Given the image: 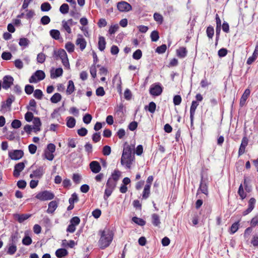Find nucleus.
Returning a JSON list of instances; mask_svg holds the SVG:
<instances>
[{"label": "nucleus", "mask_w": 258, "mask_h": 258, "mask_svg": "<svg viewBox=\"0 0 258 258\" xmlns=\"http://www.w3.org/2000/svg\"><path fill=\"white\" fill-rule=\"evenodd\" d=\"M250 91L249 89H246L245 90L240 100L239 104L240 106L242 107L245 104L247 99L250 95Z\"/></svg>", "instance_id": "obj_18"}, {"label": "nucleus", "mask_w": 258, "mask_h": 258, "mask_svg": "<svg viewBox=\"0 0 258 258\" xmlns=\"http://www.w3.org/2000/svg\"><path fill=\"white\" fill-rule=\"evenodd\" d=\"M142 56V52L140 49L136 50L133 54V57L136 60L140 59Z\"/></svg>", "instance_id": "obj_47"}, {"label": "nucleus", "mask_w": 258, "mask_h": 258, "mask_svg": "<svg viewBox=\"0 0 258 258\" xmlns=\"http://www.w3.org/2000/svg\"><path fill=\"white\" fill-rule=\"evenodd\" d=\"M46 56L43 53H39L37 56V61L38 63H42L45 61Z\"/></svg>", "instance_id": "obj_50"}, {"label": "nucleus", "mask_w": 258, "mask_h": 258, "mask_svg": "<svg viewBox=\"0 0 258 258\" xmlns=\"http://www.w3.org/2000/svg\"><path fill=\"white\" fill-rule=\"evenodd\" d=\"M251 243L254 247L258 246V234H255L253 236L251 240Z\"/></svg>", "instance_id": "obj_64"}, {"label": "nucleus", "mask_w": 258, "mask_h": 258, "mask_svg": "<svg viewBox=\"0 0 258 258\" xmlns=\"http://www.w3.org/2000/svg\"><path fill=\"white\" fill-rule=\"evenodd\" d=\"M14 78L10 75H7L3 78V82L2 87L6 90H7L13 84Z\"/></svg>", "instance_id": "obj_8"}, {"label": "nucleus", "mask_w": 258, "mask_h": 258, "mask_svg": "<svg viewBox=\"0 0 258 258\" xmlns=\"http://www.w3.org/2000/svg\"><path fill=\"white\" fill-rule=\"evenodd\" d=\"M61 99V95L58 93H56L50 98V101L53 103H57L60 101Z\"/></svg>", "instance_id": "obj_33"}, {"label": "nucleus", "mask_w": 258, "mask_h": 258, "mask_svg": "<svg viewBox=\"0 0 258 258\" xmlns=\"http://www.w3.org/2000/svg\"><path fill=\"white\" fill-rule=\"evenodd\" d=\"M50 35L52 38L55 40H58L60 38V32L58 30L52 29L49 31Z\"/></svg>", "instance_id": "obj_32"}, {"label": "nucleus", "mask_w": 258, "mask_h": 258, "mask_svg": "<svg viewBox=\"0 0 258 258\" xmlns=\"http://www.w3.org/2000/svg\"><path fill=\"white\" fill-rule=\"evenodd\" d=\"M25 166V163L23 162L16 164L14 166L13 176L15 177H18L20 175L21 172L24 169Z\"/></svg>", "instance_id": "obj_11"}, {"label": "nucleus", "mask_w": 258, "mask_h": 258, "mask_svg": "<svg viewBox=\"0 0 258 258\" xmlns=\"http://www.w3.org/2000/svg\"><path fill=\"white\" fill-rule=\"evenodd\" d=\"M177 56L180 58H184L187 55V50L185 47H181L176 50Z\"/></svg>", "instance_id": "obj_22"}, {"label": "nucleus", "mask_w": 258, "mask_h": 258, "mask_svg": "<svg viewBox=\"0 0 258 258\" xmlns=\"http://www.w3.org/2000/svg\"><path fill=\"white\" fill-rule=\"evenodd\" d=\"M133 160L132 149L130 146H127L123 150L121 158V164L122 165L125 164L127 168H130Z\"/></svg>", "instance_id": "obj_2"}, {"label": "nucleus", "mask_w": 258, "mask_h": 258, "mask_svg": "<svg viewBox=\"0 0 258 258\" xmlns=\"http://www.w3.org/2000/svg\"><path fill=\"white\" fill-rule=\"evenodd\" d=\"M34 97L37 99H41L43 96L42 91L39 89H36L34 91Z\"/></svg>", "instance_id": "obj_55"}, {"label": "nucleus", "mask_w": 258, "mask_h": 258, "mask_svg": "<svg viewBox=\"0 0 258 258\" xmlns=\"http://www.w3.org/2000/svg\"><path fill=\"white\" fill-rule=\"evenodd\" d=\"M256 200L254 198H251L248 201V208L243 212V216H246L250 213L254 209Z\"/></svg>", "instance_id": "obj_15"}, {"label": "nucleus", "mask_w": 258, "mask_h": 258, "mask_svg": "<svg viewBox=\"0 0 258 258\" xmlns=\"http://www.w3.org/2000/svg\"><path fill=\"white\" fill-rule=\"evenodd\" d=\"M21 125V121L18 119H14L11 123L12 127L14 128H18L20 127Z\"/></svg>", "instance_id": "obj_59"}, {"label": "nucleus", "mask_w": 258, "mask_h": 258, "mask_svg": "<svg viewBox=\"0 0 258 258\" xmlns=\"http://www.w3.org/2000/svg\"><path fill=\"white\" fill-rule=\"evenodd\" d=\"M41 222L42 225L46 228V232L49 231L52 227L51 220L47 216H45L43 217Z\"/></svg>", "instance_id": "obj_17"}, {"label": "nucleus", "mask_w": 258, "mask_h": 258, "mask_svg": "<svg viewBox=\"0 0 258 258\" xmlns=\"http://www.w3.org/2000/svg\"><path fill=\"white\" fill-rule=\"evenodd\" d=\"M25 91L27 94L30 95L34 91V87L32 85H27L25 87Z\"/></svg>", "instance_id": "obj_62"}, {"label": "nucleus", "mask_w": 258, "mask_h": 258, "mask_svg": "<svg viewBox=\"0 0 258 258\" xmlns=\"http://www.w3.org/2000/svg\"><path fill=\"white\" fill-rule=\"evenodd\" d=\"M152 223L155 226H159L161 223L160 217L157 214L152 215Z\"/></svg>", "instance_id": "obj_25"}, {"label": "nucleus", "mask_w": 258, "mask_h": 258, "mask_svg": "<svg viewBox=\"0 0 258 258\" xmlns=\"http://www.w3.org/2000/svg\"><path fill=\"white\" fill-rule=\"evenodd\" d=\"M81 179L82 178L81 175L78 173H74L73 175L72 179L76 184L80 183Z\"/></svg>", "instance_id": "obj_54"}, {"label": "nucleus", "mask_w": 258, "mask_h": 258, "mask_svg": "<svg viewBox=\"0 0 258 258\" xmlns=\"http://www.w3.org/2000/svg\"><path fill=\"white\" fill-rule=\"evenodd\" d=\"M35 198L41 201H48L52 200L54 198V195L50 191L44 190L38 192Z\"/></svg>", "instance_id": "obj_4"}, {"label": "nucleus", "mask_w": 258, "mask_h": 258, "mask_svg": "<svg viewBox=\"0 0 258 258\" xmlns=\"http://www.w3.org/2000/svg\"><path fill=\"white\" fill-rule=\"evenodd\" d=\"M199 105V102H197V101L193 100L191 102V105L190 107V119L191 126L193 125L194 115L195 114L196 110Z\"/></svg>", "instance_id": "obj_10"}, {"label": "nucleus", "mask_w": 258, "mask_h": 258, "mask_svg": "<svg viewBox=\"0 0 258 258\" xmlns=\"http://www.w3.org/2000/svg\"><path fill=\"white\" fill-rule=\"evenodd\" d=\"M53 56L55 60L60 59L64 67L67 69H70V63L66 51L63 49L58 50H54L53 52Z\"/></svg>", "instance_id": "obj_3"}, {"label": "nucleus", "mask_w": 258, "mask_h": 258, "mask_svg": "<svg viewBox=\"0 0 258 258\" xmlns=\"http://www.w3.org/2000/svg\"><path fill=\"white\" fill-rule=\"evenodd\" d=\"M206 34L209 39H212L214 34V29L213 26H209L207 28Z\"/></svg>", "instance_id": "obj_38"}, {"label": "nucleus", "mask_w": 258, "mask_h": 258, "mask_svg": "<svg viewBox=\"0 0 258 258\" xmlns=\"http://www.w3.org/2000/svg\"><path fill=\"white\" fill-rule=\"evenodd\" d=\"M167 49V46L166 44H162L160 46H158L156 49V52L159 54L164 53Z\"/></svg>", "instance_id": "obj_46"}, {"label": "nucleus", "mask_w": 258, "mask_h": 258, "mask_svg": "<svg viewBox=\"0 0 258 258\" xmlns=\"http://www.w3.org/2000/svg\"><path fill=\"white\" fill-rule=\"evenodd\" d=\"M30 43V41L26 38H21L19 39V44L20 46L26 47Z\"/></svg>", "instance_id": "obj_41"}, {"label": "nucleus", "mask_w": 258, "mask_h": 258, "mask_svg": "<svg viewBox=\"0 0 258 258\" xmlns=\"http://www.w3.org/2000/svg\"><path fill=\"white\" fill-rule=\"evenodd\" d=\"M40 9L42 12H48L51 9L50 4L48 2H45L41 4Z\"/></svg>", "instance_id": "obj_39"}, {"label": "nucleus", "mask_w": 258, "mask_h": 258, "mask_svg": "<svg viewBox=\"0 0 258 258\" xmlns=\"http://www.w3.org/2000/svg\"><path fill=\"white\" fill-rule=\"evenodd\" d=\"M162 91V87L159 84L152 85L149 90L150 94L154 96H159L161 94Z\"/></svg>", "instance_id": "obj_5"}, {"label": "nucleus", "mask_w": 258, "mask_h": 258, "mask_svg": "<svg viewBox=\"0 0 258 258\" xmlns=\"http://www.w3.org/2000/svg\"><path fill=\"white\" fill-rule=\"evenodd\" d=\"M101 236L99 240V245L102 249L109 246L113 238V233L110 230L100 231Z\"/></svg>", "instance_id": "obj_1"}, {"label": "nucleus", "mask_w": 258, "mask_h": 258, "mask_svg": "<svg viewBox=\"0 0 258 258\" xmlns=\"http://www.w3.org/2000/svg\"><path fill=\"white\" fill-rule=\"evenodd\" d=\"M92 119V117L91 114L87 113L86 114L83 118V122L86 124H89L91 121Z\"/></svg>", "instance_id": "obj_60"}, {"label": "nucleus", "mask_w": 258, "mask_h": 258, "mask_svg": "<svg viewBox=\"0 0 258 258\" xmlns=\"http://www.w3.org/2000/svg\"><path fill=\"white\" fill-rule=\"evenodd\" d=\"M48 208L46 211L47 213L49 214H52L54 213L58 206L57 203L55 201H51L48 204Z\"/></svg>", "instance_id": "obj_20"}, {"label": "nucleus", "mask_w": 258, "mask_h": 258, "mask_svg": "<svg viewBox=\"0 0 258 258\" xmlns=\"http://www.w3.org/2000/svg\"><path fill=\"white\" fill-rule=\"evenodd\" d=\"M34 74L37 79V81H41L45 78V75L43 71L37 70Z\"/></svg>", "instance_id": "obj_31"}, {"label": "nucleus", "mask_w": 258, "mask_h": 258, "mask_svg": "<svg viewBox=\"0 0 258 258\" xmlns=\"http://www.w3.org/2000/svg\"><path fill=\"white\" fill-rule=\"evenodd\" d=\"M44 169L42 166H39L35 170H34L33 172L30 174V177L31 178H38L40 179L42 177L43 175L44 174Z\"/></svg>", "instance_id": "obj_9"}, {"label": "nucleus", "mask_w": 258, "mask_h": 258, "mask_svg": "<svg viewBox=\"0 0 258 258\" xmlns=\"http://www.w3.org/2000/svg\"><path fill=\"white\" fill-rule=\"evenodd\" d=\"M117 8L119 11L121 12H128L132 9L131 5L124 1H121L117 3Z\"/></svg>", "instance_id": "obj_7"}, {"label": "nucleus", "mask_w": 258, "mask_h": 258, "mask_svg": "<svg viewBox=\"0 0 258 258\" xmlns=\"http://www.w3.org/2000/svg\"><path fill=\"white\" fill-rule=\"evenodd\" d=\"M200 190L201 192L204 194L206 195H208V181L207 180L204 178L202 176L201 177V180L200 182V185L198 191Z\"/></svg>", "instance_id": "obj_13"}, {"label": "nucleus", "mask_w": 258, "mask_h": 258, "mask_svg": "<svg viewBox=\"0 0 258 258\" xmlns=\"http://www.w3.org/2000/svg\"><path fill=\"white\" fill-rule=\"evenodd\" d=\"M153 17L155 21H156L158 23L161 24L163 22V19L162 16L161 14L157 13H155L154 14Z\"/></svg>", "instance_id": "obj_57"}, {"label": "nucleus", "mask_w": 258, "mask_h": 258, "mask_svg": "<svg viewBox=\"0 0 258 258\" xmlns=\"http://www.w3.org/2000/svg\"><path fill=\"white\" fill-rule=\"evenodd\" d=\"M30 214H16L15 217L17 218L18 221L21 223L28 219L29 217H30Z\"/></svg>", "instance_id": "obj_24"}, {"label": "nucleus", "mask_w": 258, "mask_h": 258, "mask_svg": "<svg viewBox=\"0 0 258 258\" xmlns=\"http://www.w3.org/2000/svg\"><path fill=\"white\" fill-rule=\"evenodd\" d=\"M239 221L234 223L230 227V234H233L235 233L239 229Z\"/></svg>", "instance_id": "obj_43"}, {"label": "nucleus", "mask_w": 258, "mask_h": 258, "mask_svg": "<svg viewBox=\"0 0 258 258\" xmlns=\"http://www.w3.org/2000/svg\"><path fill=\"white\" fill-rule=\"evenodd\" d=\"M34 118L33 114L31 112L28 111L25 114V119L27 122H31Z\"/></svg>", "instance_id": "obj_63"}, {"label": "nucleus", "mask_w": 258, "mask_h": 258, "mask_svg": "<svg viewBox=\"0 0 258 258\" xmlns=\"http://www.w3.org/2000/svg\"><path fill=\"white\" fill-rule=\"evenodd\" d=\"M68 254V251L64 248H59L55 251V255L58 258H62Z\"/></svg>", "instance_id": "obj_26"}, {"label": "nucleus", "mask_w": 258, "mask_h": 258, "mask_svg": "<svg viewBox=\"0 0 258 258\" xmlns=\"http://www.w3.org/2000/svg\"><path fill=\"white\" fill-rule=\"evenodd\" d=\"M63 73L62 69L61 68H57L54 71V72L51 73V78L52 79L56 78L62 76Z\"/></svg>", "instance_id": "obj_27"}, {"label": "nucleus", "mask_w": 258, "mask_h": 258, "mask_svg": "<svg viewBox=\"0 0 258 258\" xmlns=\"http://www.w3.org/2000/svg\"><path fill=\"white\" fill-rule=\"evenodd\" d=\"M33 123L34 124L33 128L35 132L37 133L40 131V126L41 122L40 119L38 117H35L33 119Z\"/></svg>", "instance_id": "obj_19"}, {"label": "nucleus", "mask_w": 258, "mask_h": 258, "mask_svg": "<svg viewBox=\"0 0 258 258\" xmlns=\"http://www.w3.org/2000/svg\"><path fill=\"white\" fill-rule=\"evenodd\" d=\"M116 184V182L109 178L106 183V187L114 189Z\"/></svg>", "instance_id": "obj_40"}, {"label": "nucleus", "mask_w": 258, "mask_h": 258, "mask_svg": "<svg viewBox=\"0 0 258 258\" xmlns=\"http://www.w3.org/2000/svg\"><path fill=\"white\" fill-rule=\"evenodd\" d=\"M248 143V140L246 137H243L242 139L241 143L238 150V156H240L243 154L245 151V148Z\"/></svg>", "instance_id": "obj_14"}, {"label": "nucleus", "mask_w": 258, "mask_h": 258, "mask_svg": "<svg viewBox=\"0 0 258 258\" xmlns=\"http://www.w3.org/2000/svg\"><path fill=\"white\" fill-rule=\"evenodd\" d=\"M65 48L69 53L74 52L75 45L71 42H67L65 45Z\"/></svg>", "instance_id": "obj_45"}, {"label": "nucleus", "mask_w": 258, "mask_h": 258, "mask_svg": "<svg viewBox=\"0 0 258 258\" xmlns=\"http://www.w3.org/2000/svg\"><path fill=\"white\" fill-rule=\"evenodd\" d=\"M79 201V198L76 192L73 193L71 197L69 200V203L74 204L75 203H77Z\"/></svg>", "instance_id": "obj_51"}, {"label": "nucleus", "mask_w": 258, "mask_h": 258, "mask_svg": "<svg viewBox=\"0 0 258 258\" xmlns=\"http://www.w3.org/2000/svg\"><path fill=\"white\" fill-rule=\"evenodd\" d=\"M181 97L180 95H176L173 97V101L174 105H179L181 102Z\"/></svg>", "instance_id": "obj_61"}, {"label": "nucleus", "mask_w": 258, "mask_h": 258, "mask_svg": "<svg viewBox=\"0 0 258 258\" xmlns=\"http://www.w3.org/2000/svg\"><path fill=\"white\" fill-rule=\"evenodd\" d=\"M156 108V105L154 102H151L149 103L148 106H146L145 109L146 110H148L150 113H153L155 112Z\"/></svg>", "instance_id": "obj_30"}, {"label": "nucleus", "mask_w": 258, "mask_h": 258, "mask_svg": "<svg viewBox=\"0 0 258 258\" xmlns=\"http://www.w3.org/2000/svg\"><path fill=\"white\" fill-rule=\"evenodd\" d=\"M24 156L23 151L22 150H14L9 152V157L13 160H18Z\"/></svg>", "instance_id": "obj_6"}, {"label": "nucleus", "mask_w": 258, "mask_h": 258, "mask_svg": "<svg viewBox=\"0 0 258 258\" xmlns=\"http://www.w3.org/2000/svg\"><path fill=\"white\" fill-rule=\"evenodd\" d=\"M36 102L33 99L30 100L29 103V106H27L28 110H30L33 112L36 111Z\"/></svg>", "instance_id": "obj_34"}, {"label": "nucleus", "mask_w": 258, "mask_h": 258, "mask_svg": "<svg viewBox=\"0 0 258 258\" xmlns=\"http://www.w3.org/2000/svg\"><path fill=\"white\" fill-rule=\"evenodd\" d=\"M76 119L75 118L69 116L67 118V125L69 128H73L75 126Z\"/></svg>", "instance_id": "obj_29"}, {"label": "nucleus", "mask_w": 258, "mask_h": 258, "mask_svg": "<svg viewBox=\"0 0 258 258\" xmlns=\"http://www.w3.org/2000/svg\"><path fill=\"white\" fill-rule=\"evenodd\" d=\"M75 90V86L74 82L72 80H69L67 89V93L68 95H71Z\"/></svg>", "instance_id": "obj_28"}, {"label": "nucleus", "mask_w": 258, "mask_h": 258, "mask_svg": "<svg viewBox=\"0 0 258 258\" xmlns=\"http://www.w3.org/2000/svg\"><path fill=\"white\" fill-rule=\"evenodd\" d=\"M152 41L156 42L159 38V33L157 31H153L150 35Z\"/></svg>", "instance_id": "obj_44"}, {"label": "nucleus", "mask_w": 258, "mask_h": 258, "mask_svg": "<svg viewBox=\"0 0 258 258\" xmlns=\"http://www.w3.org/2000/svg\"><path fill=\"white\" fill-rule=\"evenodd\" d=\"M77 141L76 139L74 138H69L68 139V146L69 147H71L72 148H75L76 147Z\"/></svg>", "instance_id": "obj_56"}, {"label": "nucleus", "mask_w": 258, "mask_h": 258, "mask_svg": "<svg viewBox=\"0 0 258 258\" xmlns=\"http://www.w3.org/2000/svg\"><path fill=\"white\" fill-rule=\"evenodd\" d=\"M150 187L149 185H145L143 192L142 197L143 199H147L150 195Z\"/></svg>", "instance_id": "obj_35"}, {"label": "nucleus", "mask_w": 258, "mask_h": 258, "mask_svg": "<svg viewBox=\"0 0 258 258\" xmlns=\"http://www.w3.org/2000/svg\"><path fill=\"white\" fill-rule=\"evenodd\" d=\"M50 22V19L48 16H44L40 19V23L42 25L48 24Z\"/></svg>", "instance_id": "obj_58"}, {"label": "nucleus", "mask_w": 258, "mask_h": 258, "mask_svg": "<svg viewBox=\"0 0 258 258\" xmlns=\"http://www.w3.org/2000/svg\"><path fill=\"white\" fill-rule=\"evenodd\" d=\"M121 176V172L118 170H114L112 173L111 177H109L111 179L113 180L117 183V181L119 179Z\"/></svg>", "instance_id": "obj_23"}, {"label": "nucleus", "mask_w": 258, "mask_h": 258, "mask_svg": "<svg viewBox=\"0 0 258 258\" xmlns=\"http://www.w3.org/2000/svg\"><path fill=\"white\" fill-rule=\"evenodd\" d=\"M132 221L136 224L140 226H144L146 224V221L142 218H140L137 217H134L132 218Z\"/></svg>", "instance_id": "obj_37"}, {"label": "nucleus", "mask_w": 258, "mask_h": 258, "mask_svg": "<svg viewBox=\"0 0 258 258\" xmlns=\"http://www.w3.org/2000/svg\"><path fill=\"white\" fill-rule=\"evenodd\" d=\"M62 27L63 28L69 33L70 34L72 33V30L70 26V24L65 20H63L62 21Z\"/></svg>", "instance_id": "obj_49"}, {"label": "nucleus", "mask_w": 258, "mask_h": 258, "mask_svg": "<svg viewBox=\"0 0 258 258\" xmlns=\"http://www.w3.org/2000/svg\"><path fill=\"white\" fill-rule=\"evenodd\" d=\"M89 167L91 171L94 173H98L101 170V167L98 161H93L89 164Z\"/></svg>", "instance_id": "obj_16"}, {"label": "nucleus", "mask_w": 258, "mask_h": 258, "mask_svg": "<svg viewBox=\"0 0 258 258\" xmlns=\"http://www.w3.org/2000/svg\"><path fill=\"white\" fill-rule=\"evenodd\" d=\"M17 250V246L15 244H12L9 246L7 253L10 255L14 254Z\"/></svg>", "instance_id": "obj_53"}, {"label": "nucleus", "mask_w": 258, "mask_h": 258, "mask_svg": "<svg viewBox=\"0 0 258 258\" xmlns=\"http://www.w3.org/2000/svg\"><path fill=\"white\" fill-rule=\"evenodd\" d=\"M106 41L103 36H100L98 40V49L100 51H103L105 48Z\"/></svg>", "instance_id": "obj_21"}, {"label": "nucleus", "mask_w": 258, "mask_h": 258, "mask_svg": "<svg viewBox=\"0 0 258 258\" xmlns=\"http://www.w3.org/2000/svg\"><path fill=\"white\" fill-rule=\"evenodd\" d=\"M22 243L25 245H30L32 242V240L31 238L29 236H25L22 239Z\"/></svg>", "instance_id": "obj_48"}, {"label": "nucleus", "mask_w": 258, "mask_h": 258, "mask_svg": "<svg viewBox=\"0 0 258 258\" xmlns=\"http://www.w3.org/2000/svg\"><path fill=\"white\" fill-rule=\"evenodd\" d=\"M69 10V6L67 4H63L59 8V11L62 14L68 13Z\"/></svg>", "instance_id": "obj_42"}, {"label": "nucleus", "mask_w": 258, "mask_h": 258, "mask_svg": "<svg viewBox=\"0 0 258 258\" xmlns=\"http://www.w3.org/2000/svg\"><path fill=\"white\" fill-rule=\"evenodd\" d=\"M77 45L79 46L81 50L83 51L86 47L87 42L83 35L81 34L78 35V38L76 41Z\"/></svg>", "instance_id": "obj_12"}, {"label": "nucleus", "mask_w": 258, "mask_h": 258, "mask_svg": "<svg viewBox=\"0 0 258 258\" xmlns=\"http://www.w3.org/2000/svg\"><path fill=\"white\" fill-rule=\"evenodd\" d=\"M238 194L240 196L241 200H243L246 197L247 194L244 192L243 185L242 184H241L239 187Z\"/></svg>", "instance_id": "obj_36"}, {"label": "nucleus", "mask_w": 258, "mask_h": 258, "mask_svg": "<svg viewBox=\"0 0 258 258\" xmlns=\"http://www.w3.org/2000/svg\"><path fill=\"white\" fill-rule=\"evenodd\" d=\"M113 190V189L106 187L103 197L105 200H106L111 196Z\"/></svg>", "instance_id": "obj_52"}]
</instances>
